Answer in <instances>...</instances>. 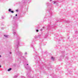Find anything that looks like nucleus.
<instances>
[{
	"label": "nucleus",
	"mask_w": 78,
	"mask_h": 78,
	"mask_svg": "<svg viewBox=\"0 0 78 78\" xmlns=\"http://www.w3.org/2000/svg\"><path fill=\"white\" fill-rule=\"evenodd\" d=\"M27 76H28V74H27Z\"/></svg>",
	"instance_id": "28"
},
{
	"label": "nucleus",
	"mask_w": 78,
	"mask_h": 78,
	"mask_svg": "<svg viewBox=\"0 0 78 78\" xmlns=\"http://www.w3.org/2000/svg\"><path fill=\"white\" fill-rule=\"evenodd\" d=\"M16 16H17V14H16Z\"/></svg>",
	"instance_id": "26"
},
{
	"label": "nucleus",
	"mask_w": 78,
	"mask_h": 78,
	"mask_svg": "<svg viewBox=\"0 0 78 78\" xmlns=\"http://www.w3.org/2000/svg\"><path fill=\"white\" fill-rule=\"evenodd\" d=\"M27 53L26 52V53H25V55H27Z\"/></svg>",
	"instance_id": "25"
},
{
	"label": "nucleus",
	"mask_w": 78,
	"mask_h": 78,
	"mask_svg": "<svg viewBox=\"0 0 78 78\" xmlns=\"http://www.w3.org/2000/svg\"><path fill=\"white\" fill-rule=\"evenodd\" d=\"M21 58H23V59H25V57H24L23 56H21Z\"/></svg>",
	"instance_id": "14"
},
{
	"label": "nucleus",
	"mask_w": 78,
	"mask_h": 78,
	"mask_svg": "<svg viewBox=\"0 0 78 78\" xmlns=\"http://www.w3.org/2000/svg\"><path fill=\"white\" fill-rule=\"evenodd\" d=\"M1 67H2V66H1V65H0V68H1Z\"/></svg>",
	"instance_id": "27"
},
{
	"label": "nucleus",
	"mask_w": 78,
	"mask_h": 78,
	"mask_svg": "<svg viewBox=\"0 0 78 78\" xmlns=\"http://www.w3.org/2000/svg\"><path fill=\"white\" fill-rule=\"evenodd\" d=\"M10 16H11V17H12V15H11Z\"/></svg>",
	"instance_id": "32"
},
{
	"label": "nucleus",
	"mask_w": 78,
	"mask_h": 78,
	"mask_svg": "<svg viewBox=\"0 0 78 78\" xmlns=\"http://www.w3.org/2000/svg\"><path fill=\"white\" fill-rule=\"evenodd\" d=\"M63 22H65V23H69V21H65V20H63Z\"/></svg>",
	"instance_id": "6"
},
{
	"label": "nucleus",
	"mask_w": 78,
	"mask_h": 78,
	"mask_svg": "<svg viewBox=\"0 0 78 78\" xmlns=\"http://www.w3.org/2000/svg\"><path fill=\"white\" fill-rule=\"evenodd\" d=\"M4 36H5V37H8V36L6 35H4Z\"/></svg>",
	"instance_id": "15"
},
{
	"label": "nucleus",
	"mask_w": 78,
	"mask_h": 78,
	"mask_svg": "<svg viewBox=\"0 0 78 78\" xmlns=\"http://www.w3.org/2000/svg\"><path fill=\"white\" fill-rule=\"evenodd\" d=\"M19 40H20V38H18V40L17 41V45H16V47H17V48H18V45H19V42H20Z\"/></svg>",
	"instance_id": "3"
},
{
	"label": "nucleus",
	"mask_w": 78,
	"mask_h": 78,
	"mask_svg": "<svg viewBox=\"0 0 78 78\" xmlns=\"http://www.w3.org/2000/svg\"><path fill=\"white\" fill-rule=\"evenodd\" d=\"M17 76H17V75L15 76L14 77V78H17Z\"/></svg>",
	"instance_id": "16"
},
{
	"label": "nucleus",
	"mask_w": 78,
	"mask_h": 78,
	"mask_svg": "<svg viewBox=\"0 0 78 78\" xmlns=\"http://www.w3.org/2000/svg\"><path fill=\"white\" fill-rule=\"evenodd\" d=\"M43 30V29H41V31H42Z\"/></svg>",
	"instance_id": "21"
},
{
	"label": "nucleus",
	"mask_w": 78,
	"mask_h": 78,
	"mask_svg": "<svg viewBox=\"0 0 78 78\" xmlns=\"http://www.w3.org/2000/svg\"><path fill=\"white\" fill-rule=\"evenodd\" d=\"M47 5H49V3H47Z\"/></svg>",
	"instance_id": "23"
},
{
	"label": "nucleus",
	"mask_w": 78,
	"mask_h": 78,
	"mask_svg": "<svg viewBox=\"0 0 78 78\" xmlns=\"http://www.w3.org/2000/svg\"><path fill=\"white\" fill-rule=\"evenodd\" d=\"M25 68H26V69H29V70H31V69L30 67V66H27V67H26L25 66Z\"/></svg>",
	"instance_id": "5"
},
{
	"label": "nucleus",
	"mask_w": 78,
	"mask_h": 78,
	"mask_svg": "<svg viewBox=\"0 0 78 78\" xmlns=\"http://www.w3.org/2000/svg\"><path fill=\"white\" fill-rule=\"evenodd\" d=\"M75 33H76V34H78V31H76L75 32Z\"/></svg>",
	"instance_id": "17"
},
{
	"label": "nucleus",
	"mask_w": 78,
	"mask_h": 78,
	"mask_svg": "<svg viewBox=\"0 0 78 78\" xmlns=\"http://www.w3.org/2000/svg\"><path fill=\"white\" fill-rule=\"evenodd\" d=\"M28 64H27V66H28Z\"/></svg>",
	"instance_id": "33"
},
{
	"label": "nucleus",
	"mask_w": 78,
	"mask_h": 78,
	"mask_svg": "<svg viewBox=\"0 0 78 78\" xmlns=\"http://www.w3.org/2000/svg\"><path fill=\"white\" fill-rule=\"evenodd\" d=\"M53 2L54 4H57V3H57V2H56V1H54Z\"/></svg>",
	"instance_id": "13"
},
{
	"label": "nucleus",
	"mask_w": 78,
	"mask_h": 78,
	"mask_svg": "<svg viewBox=\"0 0 78 78\" xmlns=\"http://www.w3.org/2000/svg\"><path fill=\"white\" fill-rule=\"evenodd\" d=\"M41 35H38L37 36H36V37H35V38L34 40V41H36V39H39L41 38Z\"/></svg>",
	"instance_id": "2"
},
{
	"label": "nucleus",
	"mask_w": 78,
	"mask_h": 78,
	"mask_svg": "<svg viewBox=\"0 0 78 78\" xmlns=\"http://www.w3.org/2000/svg\"><path fill=\"white\" fill-rule=\"evenodd\" d=\"M51 28V26L50 25H49L48 26L47 29L48 30H50V29Z\"/></svg>",
	"instance_id": "8"
},
{
	"label": "nucleus",
	"mask_w": 78,
	"mask_h": 78,
	"mask_svg": "<svg viewBox=\"0 0 78 78\" xmlns=\"http://www.w3.org/2000/svg\"><path fill=\"white\" fill-rule=\"evenodd\" d=\"M11 70H12V68H9V69L8 70V71L9 72V71H11Z\"/></svg>",
	"instance_id": "12"
},
{
	"label": "nucleus",
	"mask_w": 78,
	"mask_h": 78,
	"mask_svg": "<svg viewBox=\"0 0 78 78\" xmlns=\"http://www.w3.org/2000/svg\"><path fill=\"white\" fill-rule=\"evenodd\" d=\"M43 29H45V27H43Z\"/></svg>",
	"instance_id": "22"
},
{
	"label": "nucleus",
	"mask_w": 78,
	"mask_h": 78,
	"mask_svg": "<svg viewBox=\"0 0 78 78\" xmlns=\"http://www.w3.org/2000/svg\"><path fill=\"white\" fill-rule=\"evenodd\" d=\"M64 52H65V51H64Z\"/></svg>",
	"instance_id": "35"
},
{
	"label": "nucleus",
	"mask_w": 78,
	"mask_h": 78,
	"mask_svg": "<svg viewBox=\"0 0 78 78\" xmlns=\"http://www.w3.org/2000/svg\"><path fill=\"white\" fill-rule=\"evenodd\" d=\"M26 0H27V1H29L30 0H23L22 2H23V3H25V1Z\"/></svg>",
	"instance_id": "10"
},
{
	"label": "nucleus",
	"mask_w": 78,
	"mask_h": 78,
	"mask_svg": "<svg viewBox=\"0 0 78 78\" xmlns=\"http://www.w3.org/2000/svg\"><path fill=\"white\" fill-rule=\"evenodd\" d=\"M16 12H17L18 11V10H16Z\"/></svg>",
	"instance_id": "24"
},
{
	"label": "nucleus",
	"mask_w": 78,
	"mask_h": 78,
	"mask_svg": "<svg viewBox=\"0 0 78 78\" xmlns=\"http://www.w3.org/2000/svg\"><path fill=\"white\" fill-rule=\"evenodd\" d=\"M10 54H11V52H10Z\"/></svg>",
	"instance_id": "31"
},
{
	"label": "nucleus",
	"mask_w": 78,
	"mask_h": 78,
	"mask_svg": "<svg viewBox=\"0 0 78 78\" xmlns=\"http://www.w3.org/2000/svg\"><path fill=\"white\" fill-rule=\"evenodd\" d=\"M51 59H52V60H53V61H54L55 60V58L53 57H51Z\"/></svg>",
	"instance_id": "11"
},
{
	"label": "nucleus",
	"mask_w": 78,
	"mask_h": 78,
	"mask_svg": "<svg viewBox=\"0 0 78 78\" xmlns=\"http://www.w3.org/2000/svg\"><path fill=\"white\" fill-rule=\"evenodd\" d=\"M1 57H2V56L0 55V58Z\"/></svg>",
	"instance_id": "29"
},
{
	"label": "nucleus",
	"mask_w": 78,
	"mask_h": 78,
	"mask_svg": "<svg viewBox=\"0 0 78 78\" xmlns=\"http://www.w3.org/2000/svg\"><path fill=\"white\" fill-rule=\"evenodd\" d=\"M52 0H50V2H51Z\"/></svg>",
	"instance_id": "30"
},
{
	"label": "nucleus",
	"mask_w": 78,
	"mask_h": 78,
	"mask_svg": "<svg viewBox=\"0 0 78 78\" xmlns=\"http://www.w3.org/2000/svg\"><path fill=\"white\" fill-rule=\"evenodd\" d=\"M2 19H4V17L2 16Z\"/></svg>",
	"instance_id": "20"
},
{
	"label": "nucleus",
	"mask_w": 78,
	"mask_h": 78,
	"mask_svg": "<svg viewBox=\"0 0 78 78\" xmlns=\"http://www.w3.org/2000/svg\"><path fill=\"white\" fill-rule=\"evenodd\" d=\"M36 31L37 32H38V31H39V30H36Z\"/></svg>",
	"instance_id": "19"
},
{
	"label": "nucleus",
	"mask_w": 78,
	"mask_h": 78,
	"mask_svg": "<svg viewBox=\"0 0 78 78\" xmlns=\"http://www.w3.org/2000/svg\"><path fill=\"white\" fill-rule=\"evenodd\" d=\"M64 57V55H63L60 56V59H62Z\"/></svg>",
	"instance_id": "9"
},
{
	"label": "nucleus",
	"mask_w": 78,
	"mask_h": 78,
	"mask_svg": "<svg viewBox=\"0 0 78 78\" xmlns=\"http://www.w3.org/2000/svg\"><path fill=\"white\" fill-rule=\"evenodd\" d=\"M9 12H12V13H14V12L13 11H11V9H9Z\"/></svg>",
	"instance_id": "7"
},
{
	"label": "nucleus",
	"mask_w": 78,
	"mask_h": 78,
	"mask_svg": "<svg viewBox=\"0 0 78 78\" xmlns=\"http://www.w3.org/2000/svg\"><path fill=\"white\" fill-rule=\"evenodd\" d=\"M13 34L14 36H15V35L16 34V31L13 30Z\"/></svg>",
	"instance_id": "4"
},
{
	"label": "nucleus",
	"mask_w": 78,
	"mask_h": 78,
	"mask_svg": "<svg viewBox=\"0 0 78 78\" xmlns=\"http://www.w3.org/2000/svg\"><path fill=\"white\" fill-rule=\"evenodd\" d=\"M18 53H19V54H20V53H21V52H20V51H19L18 52Z\"/></svg>",
	"instance_id": "18"
},
{
	"label": "nucleus",
	"mask_w": 78,
	"mask_h": 78,
	"mask_svg": "<svg viewBox=\"0 0 78 78\" xmlns=\"http://www.w3.org/2000/svg\"><path fill=\"white\" fill-rule=\"evenodd\" d=\"M62 53H63V52H62Z\"/></svg>",
	"instance_id": "34"
},
{
	"label": "nucleus",
	"mask_w": 78,
	"mask_h": 78,
	"mask_svg": "<svg viewBox=\"0 0 78 78\" xmlns=\"http://www.w3.org/2000/svg\"><path fill=\"white\" fill-rule=\"evenodd\" d=\"M48 9L47 11L49 12L50 14V16H51L53 15V13H52V12H50L51 11V5H50L49 6H48Z\"/></svg>",
	"instance_id": "1"
}]
</instances>
